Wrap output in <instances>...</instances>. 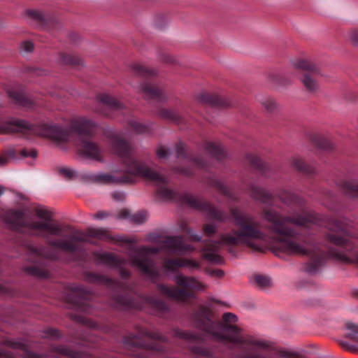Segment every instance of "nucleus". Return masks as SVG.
<instances>
[{"mask_svg": "<svg viewBox=\"0 0 358 358\" xmlns=\"http://www.w3.org/2000/svg\"><path fill=\"white\" fill-rule=\"evenodd\" d=\"M113 152L120 158L124 168V173L119 176L108 174V184H133L136 177H142L156 185L157 196L164 201H175L178 199L190 207L203 212L207 219L224 223L233 221L235 228L230 231L222 234L217 241H208L202 243L203 257L208 262L222 264L224 259L217 254L221 245L239 246L246 245L256 251L262 250L258 242L267 239L266 234L262 230L259 222L238 208H230L229 214L217 208L208 201H203L190 194L181 196L173 189L169 187V178L148 167L144 162L137 159L132 146L120 134L113 133L110 136Z\"/></svg>", "mask_w": 358, "mask_h": 358, "instance_id": "f257e3e1", "label": "nucleus"}, {"mask_svg": "<svg viewBox=\"0 0 358 358\" xmlns=\"http://www.w3.org/2000/svg\"><path fill=\"white\" fill-rule=\"evenodd\" d=\"M130 71L136 76L148 79L157 75V72L138 63H133L129 67Z\"/></svg>", "mask_w": 358, "mask_h": 358, "instance_id": "bb28decb", "label": "nucleus"}, {"mask_svg": "<svg viewBox=\"0 0 358 358\" xmlns=\"http://www.w3.org/2000/svg\"><path fill=\"white\" fill-rule=\"evenodd\" d=\"M163 267L167 271L174 272L184 267H187L190 270L198 269L200 268V264L197 261L186 258H169L164 261Z\"/></svg>", "mask_w": 358, "mask_h": 358, "instance_id": "2eb2a0df", "label": "nucleus"}, {"mask_svg": "<svg viewBox=\"0 0 358 358\" xmlns=\"http://www.w3.org/2000/svg\"><path fill=\"white\" fill-rule=\"evenodd\" d=\"M199 101L203 103L216 106L227 107L229 106V104L220 96L208 93L201 94L199 96Z\"/></svg>", "mask_w": 358, "mask_h": 358, "instance_id": "c85d7f7f", "label": "nucleus"}, {"mask_svg": "<svg viewBox=\"0 0 358 358\" xmlns=\"http://www.w3.org/2000/svg\"><path fill=\"white\" fill-rule=\"evenodd\" d=\"M127 124L134 133L138 134H150L153 130V124H143L134 117L129 119Z\"/></svg>", "mask_w": 358, "mask_h": 358, "instance_id": "cd10ccee", "label": "nucleus"}, {"mask_svg": "<svg viewBox=\"0 0 358 358\" xmlns=\"http://www.w3.org/2000/svg\"><path fill=\"white\" fill-rule=\"evenodd\" d=\"M210 275L216 276L218 278H222L224 276V273L222 270L220 269H214L210 271Z\"/></svg>", "mask_w": 358, "mask_h": 358, "instance_id": "864d4df0", "label": "nucleus"}, {"mask_svg": "<svg viewBox=\"0 0 358 358\" xmlns=\"http://www.w3.org/2000/svg\"><path fill=\"white\" fill-rule=\"evenodd\" d=\"M161 60L166 64H177V59L172 55L168 53H162L160 57Z\"/></svg>", "mask_w": 358, "mask_h": 358, "instance_id": "de8ad7c7", "label": "nucleus"}, {"mask_svg": "<svg viewBox=\"0 0 358 358\" xmlns=\"http://www.w3.org/2000/svg\"><path fill=\"white\" fill-rule=\"evenodd\" d=\"M345 327L347 329L350 331V333L346 334V338H348L353 341L358 343V325L352 322H346Z\"/></svg>", "mask_w": 358, "mask_h": 358, "instance_id": "4c0bfd02", "label": "nucleus"}, {"mask_svg": "<svg viewBox=\"0 0 358 358\" xmlns=\"http://www.w3.org/2000/svg\"><path fill=\"white\" fill-rule=\"evenodd\" d=\"M138 92L143 94L145 98L148 100L164 102L167 99L163 90L149 81L141 83L139 85Z\"/></svg>", "mask_w": 358, "mask_h": 358, "instance_id": "4468645a", "label": "nucleus"}, {"mask_svg": "<svg viewBox=\"0 0 358 358\" xmlns=\"http://www.w3.org/2000/svg\"><path fill=\"white\" fill-rule=\"evenodd\" d=\"M249 189L252 197L255 199L268 205L273 203L274 196L265 189L255 185H251Z\"/></svg>", "mask_w": 358, "mask_h": 358, "instance_id": "b1692460", "label": "nucleus"}, {"mask_svg": "<svg viewBox=\"0 0 358 358\" xmlns=\"http://www.w3.org/2000/svg\"><path fill=\"white\" fill-rule=\"evenodd\" d=\"M3 193V189L2 187H0V195H1Z\"/></svg>", "mask_w": 358, "mask_h": 358, "instance_id": "bf43d9fd", "label": "nucleus"}, {"mask_svg": "<svg viewBox=\"0 0 358 358\" xmlns=\"http://www.w3.org/2000/svg\"><path fill=\"white\" fill-rule=\"evenodd\" d=\"M147 213L145 211H140L130 217V220L136 224H141L144 222L147 218Z\"/></svg>", "mask_w": 358, "mask_h": 358, "instance_id": "37998d69", "label": "nucleus"}, {"mask_svg": "<svg viewBox=\"0 0 358 358\" xmlns=\"http://www.w3.org/2000/svg\"><path fill=\"white\" fill-rule=\"evenodd\" d=\"M120 218H129L130 219V213L129 211L127 209L121 210L118 214Z\"/></svg>", "mask_w": 358, "mask_h": 358, "instance_id": "5fc2aeb1", "label": "nucleus"}, {"mask_svg": "<svg viewBox=\"0 0 358 358\" xmlns=\"http://www.w3.org/2000/svg\"><path fill=\"white\" fill-rule=\"evenodd\" d=\"M58 172L66 179H71L74 176V172L72 170L64 167L59 168Z\"/></svg>", "mask_w": 358, "mask_h": 358, "instance_id": "09e8293b", "label": "nucleus"}, {"mask_svg": "<svg viewBox=\"0 0 358 358\" xmlns=\"http://www.w3.org/2000/svg\"><path fill=\"white\" fill-rule=\"evenodd\" d=\"M180 229L183 232L186 233L189 236V238L192 241L196 242H200L201 241L202 236L198 234H193L192 231L186 223H181Z\"/></svg>", "mask_w": 358, "mask_h": 358, "instance_id": "a19ab883", "label": "nucleus"}, {"mask_svg": "<svg viewBox=\"0 0 358 358\" xmlns=\"http://www.w3.org/2000/svg\"><path fill=\"white\" fill-rule=\"evenodd\" d=\"M173 334L177 338L192 342H196L203 340L200 335L191 331H184L179 329H174L173 330Z\"/></svg>", "mask_w": 358, "mask_h": 358, "instance_id": "2f4dec72", "label": "nucleus"}, {"mask_svg": "<svg viewBox=\"0 0 358 358\" xmlns=\"http://www.w3.org/2000/svg\"><path fill=\"white\" fill-rule=\"evenodd\" d=\"M323 194L325 197L329 198L330 199H333V193L329 190H324L323 192Z\"/></svg>", "mask_w": 358, "mask_h": 358, "instance_id": "4d7b16f0", "label": "nucleus"}, {"mask_svg": "<svg viewBox=\"0 0 358 358\" xmlns=\"http://www.w3.org/2000/svg\"><path fill=\"white\" fill-rule=\"evenodd\" d=\"M203 233L208 237L215 234L217 231V227L213 223H207L203 226Z\"/></svg>", "mask_w": 358, "mask_h": 358, "instance_id": "c03bdc74", "label": "nucleus"}, {"mask_svg": "<svg viewBox=\"0 0 358 358\" xmlns=\"http://www.w3.org/2000/svg\"><path fill=\"white\" fill-rule=\"evenodd\" d=\"M278 355L281 357H287V358H296V354L292 352L287 351V350H280L278 352Z\"/></svg>", "mask_w": 358, "mask_h": 358, "instance_id": "3c124183", "label": "nucleus"}, {"mask_svg": "<svg viewBox=\"0 0 358 358\" xmlns=\"http://www.w3.org/2000/svg\"><path fill=\"white\" fill-rule=\"evenodd\" d=\"M323 203H324V205H326L328 208H329V206H328V204H327L325 201H324V202H323Z\"/></svg>", "mask_w": 358, "mask_h": 358, "instance_id": "680f3d73", "label": "nucleus"}, {"mask_svg": "<svg viewBox=\"0 0 358 358\" xmlns=\"http://www.w3.org/2000/svg\"><path fill=\"white\" fill-rule=\"evenodd\" d=\"M59 61L62 64L70 65L74 67L83 66V60L75 55L61 53Z\"/></svg>", "mask_w": 358, "mask_h": 358, "instance_id": "7c9ffc66", "label": "nucleus"}, {"mask_svg": "<svg viewBox=\"0 0 358 358\" xmlns=\"http://www.w3.org/2000/svg\"><path fill=\"white\" fill-rule=\"evenodd\" d=\"M270 80L274 84L286 87L292 83V80L285 74L273 73L269 76Z\"/></svg>", "mask_w": 358, "mask_h": 358, "instance_id": "72a5a7b5", "label": "nucleus"}, {"mask_svg": "<svg viewBox=\"0 0 358 358\" xmlns=\"http://www.w3.org/2000/svg\"><path fill=\"white\" fill-rule=\"evenodd\" d=\"M108 216V213L105 211H99L94 215V217L97 220H103Z\"/></svg>", "mask_w": 358, "mask_h": 358, "instance_id": "6e6d98bb", "label": "nucleus"}, {"mask_svg": "<svg viewBox=\"0 0 358 358\" xmlns=\"http://www.w3.org/2000/svg\"><path fill=\"white\" fill-rule=\"evenodd\" d=\"M129 254L132 265L136 266L144 273L151 282L155 284L161 294L179 302H187L195 297L194 292L206 289V285L196 280L194 277H189L182 273H177L173 278L177 287L168 286L158 283L160 272L155 267V262L146 256L147 253L157 254L159 249L156 247L141 246L132 248Z\"/></svg>", "mask_w": 358, "mask_h": 358, "instance_id": "39448f33", "label": "nucleus"}, {"mask_svg": "<svg viewBox=\"0 0 358 358\" xmlns=\"http://www.w3.org/2000/svg\"><path fill=\"white\" fill-rule=\"evenodd\" d=\"M91 292L81 285H70L66 287V300L75 308L89 313Z\"/></svg>", "mask_w": 358, "mask_h": 358, "instance_id": "f8f14e48", "label": "nucleus"}, {"mask_svg": "<svg viewBox=\"0 0 358 358\" xmlns=\"http://www.w3.org/2000/svg\"><path fill=\"white\" fill-rule=\"evenodd\" d=\"M88 235L91 237L98 238L101 241H109L113 243H134L136 240L134 238H128L123 236H113L109 234L108 231L104 229H89L87 231Z\"/></svg>", "mask_w": 358, "mask_h": 358, "instance_id": "dca6fc26", "label": "nucleus"}, {"mask_svg": "<svg viewBox=\"0 0 358 358\" xmlns=\"http://www.w3.org/2000/svg\"><path fill=\"white\" fill-rule=\"evenodd\" d=\"M27 14L29 17L36 20L41 25H45L48 23V17L45 14L40 10H29L27 12Z\"/></svg>", "mask_w": 358, "mask_h": 358, "instance_id": "f704fd0d", "label": "nucleus"}, {"mask_svg": "<svg viewBox=\"0 0 358 358\" xmlns=\"http://www.w3.org/2000/svg\"><path fill=\"white\" fill-rule=\"evenodd\" d=\"M165 247L173 254H182L191 250L190 246L183 242V238L169 236L164 241Z\"/></svg>", "mask_w": 358, "mask_h": 358, "instance_id": "6ab92c4d", "label": "nucleus"}, {"mask_svg": "<svg viewBox=\"0 0 358 358\" xmlns=\"http://www.w3.org/2000/svg\"><path fill=\"white\" fill-rule=\"evenodd\" d=\"M253 281L260 288H267L271 286V279L267 275H255L253 277Z\"/></svg>", "mask_w": 358, "mask_h": 358, "instance_id": "c9c22d12", "label": "nucleus"}, {"mask_svg": "<svg viewBox=\"0 0 358 358\" xmlns=\"http://www.w3.org/2000/svg\"><path fill=\"white\" fill-rule=\"evenodd\" d=\"M193 321L198 329L213 340L234 344L243 350L233 358H275L264 352L271 348V342L243 334V329L235 324L238 317L232 313H225L222 321H215L210 308L200 306L193 313Z\"/></svg>", "mask_w": 358, "mask_h": 358, "instance_id": "f03ea898", "label": "nucleus"}, {"mask_svg": "<svg viewBox=\"0 0 358 358\" xmlns=\"http://www.w3.org/2000/svg\"><path fill=\"white\" fill-rule=\"evenodd\" d=\"M246 159L262 175L268 176L271 168L267 163L263 162L258 156L251 153L246 155Z\"/></svg>", "mask_w": 358, "mask_h": 358, "instance_id": "a878e982", "label": "nucleus"}, {"mask_svg": "<svg viewBox=\"0 0 358 358\" xmlns=\"http://www.w3.org/2000/svg\"><path fill=\"white\" fill-rule=\"evenodd\" d=\"M95 127L94 122L86 118L73 121L69 128L50 124L36 126L14 117L8 120L0 118V134L20 133L25 137L38 134L58 142H66L73 134H76L82 155L91 159L102 162L103 150L92 140Z\"/></svg>", "mask_w": 358, "mask_h": 358, "instance_id": "7ed1b4c3", "label": "nucleus"}, {"mask_svg": "<svg viewBox=\"0 0 358 358\" xmlns=\"http://www.w3.org/2000/svg\"><path fill=\"white\" fill-rule=\"evenodd\" d=\"M34 50V44L29 41H26L22 43L20 45V50L24 52H31Z\"/></svg>", "mask_w": 358, "mask_h": 358, "instance_id": "8fccbe9b", "label": "nucleus"}, {"mask_svg": "<svg viewBox=\"0 0 358 358\" xmlns=\"http://www.w3.org/2000/svg\"><path fill=\"white\" fill-rule=\"evenodd\" d=\"M29 250L34 258V264L25 266L24 272L38 278H48L50 275L48 260L59 259L58 254L55 251H46L44 248H38L31 246Z\"/></svg>", "mask_w": 358, "mask_h": 358, "instance_id": "1a4fd4ad", "label": "nucleus"}, {"mask_svg": "<svg viewBox=\"0 0 358 358\" xmlns=\"http://www.w3.org/2000/svg\"><path fill=\"white\" fill-rule=\"evenodd\" d=\"M112 197L113 199L117 201H122L124 199L125 195L124 192H115L112 194Z\"/></svg>", "mask_w": 358, "mask_h": 358, "instance_id": "603ef678", "label": "nucleus"}, {"mask_svg": "<svg viewBox=\"0 0 358 358\" xmlns=\"http://www.w3.org/2000/svg\"><path fill=\"white\" fill-rule=\"evenodd\" d=\"M192 351L194 354L199 356H203L206 357H213V352L210 349L205 348L201 345L192 346Z\"/></svg>", "mask_w": 358, "mask_h": 358, "instance_id": "e433bc0d", "label": "nucleus"}, {"mask_svg": "<svg viewBox=\"0 0 358 358\" xmlns=\"http://www.w3.org/2000/svg\"><path fill=\"white\" fill-rule=\"evenodd\" d=\"M7 94L12 101L21 107L31 108L34 106L33 100L29 97L24 90L19 88L8 89Z\"/></svg>", "mask_w": 358, "mask_h": 358, "instance_id": "a211bd4d", "label": "nucleus"}, {"mask_svg": "<svg viewBox=\"0 0 358 358\" xmlns=\"http://www.w3.org/2000/svg\"><path fill=\"white\" fill-rule=\"evenodd\" d=\"M158 115L162 118L168 120L181 127L186 123L185 117L175 109L160 108L158 110Z\"/></svg>", "mask_w": 358, "mask_h": 358, "instance_id": "5701e85b", "label": "nucleus"}, {"mask_svg": "<svg viewBox=\"0 0 358 358\" xmlns=\"http://www.w3.org/2000/svg\"><path fill=\"white\" fill-rule=\"evenodd\" d=\"M210 186L215 188L221 194L226 196L229 201L238 202L237 196L220 180L215 178H210L208 180Z\"/></svg>", "mask_w": 358, "mask_h": 358, "instance_id": "4be33fe9", "label": "nucleus"}, {"mask_svg": "<svg viewBox=\"0 0 358 358\" xmlns=\"http://www.w3.org/2000/svg\"><path fill=\"white\" fill-rule=\"evenodd\" d=\"M0 294L8 296H15L17 292L11 286L0 285Z\"/></svg>", "mask_w": 358, "mask_h": 358, "instance_id": "a18cd8bd", "label": "nucleus"}, {"mask_svg": "<svg viewBox=\"0 0 358 358\" xmlns=\"http://www.w3.org/2000/svg\"><path fill=\"white\" fill-rule=\"evenodd\" d=\"M339 185L346 196L358 200V173L348 176Z\"/></svg>", "mask_w": 358, "mask_h": 358, "instance_id": "f3484780", "label": "nucleus"}, {"mask_svg": "<svg viewBox=\"0 0 358 358\" xmlns=\"http://www.w3.org/2000/svg\"><path fill=\"white\" fill-rule=\"evenodd\" d=\"M176 154L177 158H181L187 160L192 166H175L173 168V171L176 173L190 177L194 175L195 169H198L203 171H207L210 167V163L208 161L204 159V157L200 154H194L192 152H188L187 151L186 145L179 142L176 144Z\"/></svg>", "mask_w": 358, "mask_h": 358, "instance_id": "6e6552de", "label": "nucleus"}, {"mask_svg": "<svg viewBox=\"0 0 358 358\" xmlns=\"http://www.w3.org/2000/svg\"><path fill=\"white\" fill-rule=\"evenodd\" d=\"M83 278L90 283L118 287L120 289V292L115 294L112 299L113 306L116 309L125 311L141 310L143 308L144 304H146L160 313H166L169 310V306L164 301L155 296L141 294L137 299L132 296V294H136L134 284L117 282L104 275L90 271L84 272Z\"/></svg>", "mask_w": 358, "mask_h": 358, "instance_id": "423d86ee", "label": "nucleus"}, {"mask_svg": "<svg viewBox=\"0 0 358 358\" xmlns=\"http://www.w3.org/2000/svg\"><path fill=\"white\" fill-rule=\"evenodd\" d=\"M37 155V152L35 150L23 149L18 152L14 148H10L6 150L2 155L0 156V166L6 165L10 159H18L21 157H31L34 158Z\"/></svg>", "mask_w": 358, "mask_h": 358, "instance_id": "aec40b11", "label": "nucleus"}, {"mask_svg": "<svg viewBox=\"0 0 358 358\" xmlns=\"http://www.w3.org/2000/svg\"><path fill=\"white\" fill-rule=\"evenodd\" d=\"M92 255L95 264H104L110 268L118 269L122 280H127L130 278L131 272L124 268L127 264V260L124 258L108 252L94 251Z\"/></svg>", "mask_w": 358, "mask_h": 358, "instance_id": "9b49d317", "label": "nucleus"}, {"mask_svg": "<svg viewBox=\"0 0 358 358\" xmlns=\"http://www.w3.org/2000/svg\"><path fill=\"white\" fill-rule=\"evenodd\" d=\"M354 296H355V297L358 298V290H355V291L354 292Z\"/></svg>", "mask_w": 358, "mask_h": 358, "instance_id": "13d9d810", "label": "nucleus"}, {"mask_svg": "<svg viewBox=\"0 0 358 358\" xmlns=\"http://www.w3.org/2000/svg\"><path fill=\"white\" fill-rule=\"evenodd\" d=\"M290 162L294 169L306 176L311 177L316 173L314 167L307 164L304 160L299 157H293Z\"/></svg>", "mask_w": 358, "mask_h": 358, "instance_id": "393cba45", "label": "nucleus"}, {"mask_svg": "<svg viewBox=\"0 0 358 358\" xmlns=\"http://www.w3.org/2000/svg\"><path fill=\"white\" fill-rule=\"evenodd\" d=\"M75 319L83 327L80 328L79 331L71 336L68 341L83 347L94 348V340L89 334V333L86 332L85 329L89 328L91 329H102L103 327L96 322L83 316H76Z\"/></svg>", "mask_w": 358, "mask_h": 358, "instance_id": "9d476101", "label": "nucleus"}, {"mask_svg": "<svg viewBox=\"0 0 358 358\" xmlns=\"http://www.w3.org/2000/svg\"><path fill=\"white\" fill-rule=\"evenodd\" d=\"M203 148L208 155L218 162L222 161L227 157L225 150L220 143L206 141L203 142Z\"/></svg>", "mask_w": 358, "mask_h": 358, "instance_id": "412c9836", "label": "nucleus"}, {"mask_svg": "<svg viewBox=\"0 0 358 358\" xmlns=\"http://www.w3.org/2000/svg\"><path fill=\"white\" fill-rule=\"evenodd\" d=\"M96 99L101 105L100 108L96 109V112L104 116L113 117L115 114L124 115L127 113L124 104L108 94H100Z\"/></svg>", "mask_w": 358, "mask_h": 358, "instance_id": "ddd939ff", "label": "nucleus"}, {"mask_svg": "<svg viewBox=\"0 0 358 358\" xmlns=\"http://www.w3.org/2000/svg\"><path fill=\"white\" fill-rule=\"evenodd\" d=\"M294 69L302 71L301 81L306 90L311 94L319 90L317 77L322 76L320 67L309 58H295L290 61Z\"/></svg>", "mask_w": 358, "mask_h": 358, "instance_id": "0eeeda50", "label": "nucleus"}, {"mask_svg": "<svg viewBox=\"0 0 358 358\" xmlns=\"http://www.w3.org/2000/svg\"><path fill=\"white\" fill-rule=\"evenodd\" d=\"M168 22V18L165 15L160 14L157 15L154 20V25L158 29L164 28Z\"/></svg>", "mask_w": 358, "mask_h": 358, "instance_id": "49530a36", "label": "nucleus"}, {"mask_svg": "<svg viewBox=\"0 0 358 358\" xmlns=\"http://www.w3.org/2000/svg\"><path fill=\"white\" fill-rule=\"evenodd\" d=\"M81 257H80V255H77L76 257V260H78V259H80Z\"/></svg>", "mask_w": 358, "mask_h": 358, "instance_id": "052dcab7", "label": "nucleus"}, {"mask_svg": "<svg viewBox=\"0 0 358 358\" xmlns=\"http://www.w3.org/2000/svg\"><path fill=\"white\" fill-rule=\"evenodd\" d=\"M261 103L268 112H273L276 108V103L271 97L264 98L261 101Z\"/></svg>", "mask_w": 358, "mask_h": 358, "instance_id": "79ce46f5", "label": "nucleus"}, {"mask_svg": "<svg viewBox=\"0 0 358 358\" xmlns=\"http://www.w3.org/2000/svg\"><path fill=\"white\" fill-rule=\"evenodd\" d=\"M347 38L354 46L358 48V27L350 29L347 33Z\"/></svg>", "mask_w": 358, "mask_h": 358, "instance_id": "58836bf2", "label": "nucleus"}, {"mask_svg": "<svg viewBox=\"0 0 358 358\" xmlns=\"http://www.w3.org/2000/svg\"><path fill=\"white\" fill-rule=\"evenodd\" d=\"M171 155L170 149L162 145H159L157 146L156 149V155L159 159H168Z\"/></svg>", "mask_w": 358, "mask_h": 358, "instance_id": "ea45409f", "label": "nucleus"}, {"mask_svg": "<svg viewBox=\"0 0 358 358\" xmlns=\"http://www.w3.org/2000/svg\"><path fill=\"white\" fill-rule=\"evenodd\" d=\"M312 143L318 148L332 151L334 149V144L327 137L321 134H313L311 136Z\"/></svg>", "mask_w": 358, "mask_h": 358, "instance_id": "c756f323", "label": "nucleus"}, {"mask_svg": "<svg viewBox=\"0 0 358 358\" xmlns=\"http://www.w3.org/2000/svg\"><path fill=\"white\" fill-rule=\"evenodd\" d=\"M35 212L44 220L27 219L24 213L20 210L6 211L3 220L12 230L43 238L46 244L54 249L70 254L83 253L84 249L80 243L86 242L87 239L80 231H75L66 238L53 239L51 236H60L62 232L71 231V226L52 221V215L45 209L36 208Z\"/></svg>", "mask_w": 358, "mask_h": 358, "instance_id": "20e7f679", "label": "nucleus"}, {"mask_svg": "<svg viewBox=\"0 0 358 358\" xmlns=\"http://www.w3.org/2000/svg\"><path fill=\"white\" fill-rule=\"evenodd\" d=\"M41 337L45 339L56 341L61 339L63 337V334L57 329L53 327H47L41 331Z\"/></svg>", "mask_w": 358, "mask_h": 358, "instance_id": "473e14b6", "label": "nucleus"}]
</instances>
